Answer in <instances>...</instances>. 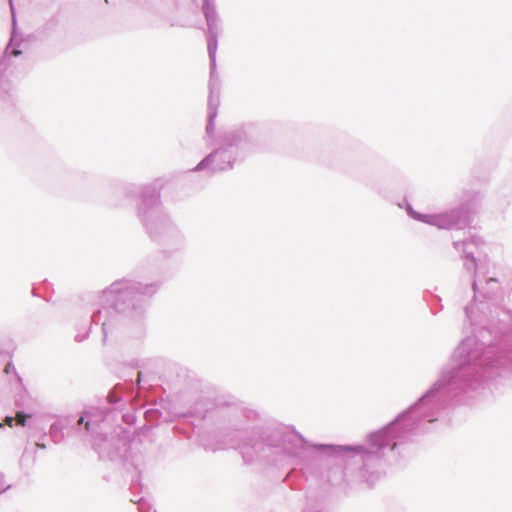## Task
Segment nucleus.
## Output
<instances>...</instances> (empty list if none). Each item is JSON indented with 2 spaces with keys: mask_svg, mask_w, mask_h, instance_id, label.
Instances as JSON below:
<instances>
[{
  "mask_svg": "<svg viewBox=\"0 0 512 512\" xmlns=\"http://www.w3.org/2000/svg\"><path fill=\"white\" fill-rule=\"evenodd\" d=\"M29 415L24 414L23 412H18L15 418L16 424L20 426H24L26 423V419Z\"/></svg>",
  "mask_w": 512,
  "mask_h": 512,
  "instance_id": "f257e3e1",
  "label": "nucleus"
},
{
  "mask_svg": "<svg viewBox=\"0 0 512 512\" xmlns=\"http://www.w3.org/2000/svg\"><path fill=\"white\" fill-rule=\"evenodd\" d=\"M14 421L15 419L13 417H6L5 419V423L10 427H12Z\"/></svg>",
  "mask_w": 512,
  "mask_h": 512,
  "instance_id": "f03ea898",
  "label": "nucleus"
},
{
  "mask_svg": "<svg viewBox=\"0 0 512 512\" xmlns=\"http://www.w3.org/2000/svg\"><path fill=\"white\" fill-rule=\"evenodd\" d=\"M19 53H20V52H19V51H17V50L13 51V54H14L15 56H16V55H18Z\"/></svg>",
  "mask_w": 512,
  "mask_h": 512,
  "instance_id": "7ed1b4c3",
  "label": "nucleus"
}]
</instances>
